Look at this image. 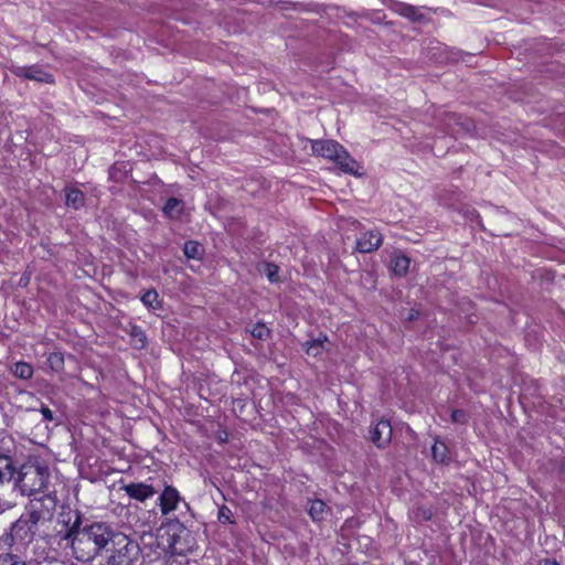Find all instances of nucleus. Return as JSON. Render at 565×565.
Returning a JSON list of instances; mask_svg holds the SVG:
<instances>
[{"label": "nucleus", "instance_id": "f257e3e1", "mask_svg": "<svg viewBox=\"0 0 565 565\" xmlns=\"http://www.w3.org/2000/svg\"><path fill=\"white\" fill-rule=\"evenodd\" d=\"M66 525L63 539L68 542L72 555L78 562L88 563L119 546L126 550V546L132 545V540L110 523L84 519L79 511H75L74 520L70 519Z\"/></svg>", "mask_w": 565, "mask_h": 565}, {"label": "nucleus", "instance_id": "f03ea898", "mask_svg": "<svg viewBox=\"0 0 565 565\" xmlns=\"http://www.w3.org/2000/svg\"><path fill=\"white\" fill-rule=\"evenodd\" d=\"M56 508V497L51 493L31 499L18 520L11 523L1 540L4 545L25 548L36 537L41 523L50 521Z\"/></svg>", "mask_w": 565, "mask_h": 565}, {"label": "nucleus", "instance_id": "7ed1b4c3", "mask_svg": "<svg viewBox=\"0 0 565 565\" xmlns=\"http://www.w3.org/2000/svg\"><path fill=\"white\" fill-rule=\"evenodd\" d=\"M15 487L23 495L32 497L47 488L50 470L44 463L25 462L18 471L15 470Z\"/></svg>", "mask_w": 565, "mask_h": 565}, {"label": "nucleus", "instance_id": "20e7f679", "mask_svg": "<svg viewBox=\"0 0 565 565\" xmlns=\"http://www.w3.org/2000/svg\"><path fill=\"white\" fill-rule=\"evenodd\" d=\"M311 150L315 156L333 161L344 173L358 175L359 164L345 148L334 140H310Z\"/></svg>", "mask_w": 565, "mask_h": 565}, {"label": "nucleus", "instance_id": "39448f33", "mask_svg": "<svg viewBox=\"0 0 565 565\" xmlns=\"http://www.w3.org/2000/svg\"><path fill=\"white\" fill-rule=\"evenodd\" d=\"M11 73L20 78L35 81L39 83L54 84L55 82L54 76L40 65H12Z\"/></svg>", "mask_w": 565, "mask_h": 565}, {"label": "nucleus", "instance_id": "423d86ee", "mask_svg": "<svg viewBox=\"0 0 565 565\" xmlns=\"http://www.w3.org/2000/svg\"><path fill=\"white\" fill-rule=\"evenodd\" d=\"M383 3L396 14L412 21L422 22L425 15L420 12L419 8L397 0H384Z\"/></svg>", "mask_w": 565, "mask_h": 565}, {"label": "nucleus", "instance_id": "0eeeda50", "mask_svg": "<svg viewBox=\"0 0 565 565\" xmlns=\"http://www.w3.org/2000/svg\"><path fill=\"white\" fill-rule=\"evenodd\" d=\"M121 489L130 499L138 502H145L157 493L154 487L146 482H130L124 484Z\"/></svg>", "mask_w": 565, "mask_h": 565}, {"label": "nucleus", "instance_id": "6e6552de", "mask_svg": "<svg viewBox=\"0 0 565 565\" xmlns=\"http://www.w3.org/2000/svg\"><path fill=\"white\" fill-rule=\"evenodd\" d=\"M392 426L388 420H379L371 430V440L377 448H385L392 439Z\"/></svg>", "mask_w": 565, "mask_h": 565}, {"label": "nucleus", "instance_id": "1a4fd4ad", "mask_svg": "<svg viewBox=\"0 0 565 565\" xmlns=\"http://www.w3.org/2000/svg\"><path fill=\"white\" fill-rule=\"evenodd\" d=\"M158 500L162 515H168L177 510L181 497L174 487L166 486Z\"/></svg>", "mask_w": 565, "mask_h": 565}, {"label": "nucleus", "instance_id": "9d476101", "mask_svg": "<svg viewBox=\"0 0 565 565\" xmlns=\"http://www.w3.org/2000/svg\"><path fill=\"white\" fill-rule=\"evenodd\" d=\"M383 243V236L382 234L376 231H367L363 233L358 239H356V247L355 249L360 253H372L376 250Z\"/></svg>", "mask_w": 565, "mask_h": 565}, {"label": "nucleus", "instance_id": "9b49d317", "mask_svg": "<svg viewBox=\"0 0 565 565\" xmlns=\"http://www.w3.org/2000/svg\"><path fill=\"white\" fill-rule=\"evenodd\" d=\"M135 547L132 545L126 546V550H121L120 546L113 551L106 559V565H134L132 558L129 556L130 551Z\"/></svg>", "mask_w": 565, "mask_h": 565}, {"label": "nucleus", "instance_id": "f8f14e48", "mask_svg": "<svg viewBox=\"0 0 565 565\" xmlns=\"http://www.w3.org/2000/svg\"><path fill=\"white\" fill-rule=\"evenodd\" d=\"M411 258L402 253H394L391 258V269L395 276L404 277L408 273Z\"/></svg>", "mask_w": 565, "mask_h": 565}, {"label": "nucleus", "instance_id": "ddd939ff", "mask_svg": "<svg viewBox=\"0 0 565 565\" xmlns=\"http://www.w3.org/2000/svg\"><path fill=\"white\" fill-rule=\"evenodd\" d=\"M65 204L67 207L79 210L85 205V194L77 188H65Z\"/></svg>", "mask_w": 565, "mask_h": 565}, {"label": "nucleus", "instance_id": "4468645a", "mask_svg": "<svg viewBox=\"0 0 565 565\" xmlns=\"http://www.w3.org/2000/svg\"><path fill=\"white\" fill-rule=\"evenodd\" d=\"M15 475L13 460L10 456L0 455V486L9 482Z\"/></svg>", "mask_w": 565, "mask_h": 565}, {"label": "nucleus", "instance_id": "2eb2a0df", "mask_svg": "<svg viewBox=\"0 0 565 565\" xmlns=\"http://www.w3.org/2000/svg\"><path fill=\"white\" fill-rule=\"evenodd\" d=\"M308 513L312 521L321 522L327 518L329 508L322 500H312L310 501Z\"/></svg>", "mask_w": 565, "mask_h": 565}, {"label": "nucleus", "instance_id": "dca6fc26", "mask_svg": "<svg viewBox=\"0 0 565 565\" xmlns=\"http://www.w3.org/2000/svg\"><path fill=\"white\" fill-rule=\"evenodd\" d=\"M183 201L177 198H169L163 206V213L170 218H178L183 212Z\"/></svg>", "mask_w": 565, "mask_h": 565}, {"label": "nucleus", "instance_id": "f3484780", "mask_svg": "<svg viewBox=\"0 0 565 565\" xmlns=\"http://www.w3.org/2000/svg\"><path fill=\"white\" fill-rule=\"evenodd\" d=\"M145 307L150 310L157 311L162 309V300L156 289L147 290L140 298Z\"/></svg>", "mask_w": 565, "mask_h": 565}, {"label": "nucleus", "instance_id": "a211bd4d", "mask_svg": "<svg viewBox=\"0 0 565 565\" xmlns=\"http://www.w3.org/2000/svg\"><path fill=\"white\" fill-rule=\"evenodd\" d=\"M431 455L435 461L440 463H449L450 456L448 447L443 441L436 440L431 447Z\"/></svg>", "mask_w": 565, "mask_h": 565}, {"label": "nucleus", "instance_id": "6ab92c4d", "mask_svg": "<svg viewBox=\"0 0 565 565\" xmlns=\"http://www.w3.org/2000/svg\"><path fill=\"white\" fill-rule=\"evenodd\" d=\"M327 337L313 339L303 343V349L308 355L318 356L323 351V343L327 341Z\"/></svg>", "mask_w": 565, "mask_h": 565}, {"label": "nucleus", "instance_id": "aec40b11", "mask_svg": "<svg viewBox=\"0 0 565 565\" xmlns=\"http://www.w3.org/2000/svg\"><path fill=\"white\" fill-rule=\"evenodd\" d=\"M11 371L15 377L21 380H30L33 376L32 365L23 361L17 362Z\"/></svg>", "mask_w": 565, "mask_h": 565}, {"label": "nucleus", "instance_id": "412c9836", "mask_svg": "<svg viewBox=\"0 0 565 565\" xmlns=\"http://www.w3.org/2000/svg\"><path fill=\"white\" fill-rule=\"evenodd\" d=\"M46 362L53 372H60L64 369V354L60 351L52 352L49 354Z\"/></svg>", "mask_w": 565, "mask_h": 565}, {"label": "nucleus", "instance_id": "4be33fe9", "mask_svg": "<svg viewBox=\"0 0 565 565\" xmlns=\"http://www.w3.org/2000/svg\"><path fill=\"white\" fill-rule=\"evenodd\" d=\"M184 255L186 258L199 259L202 255V247L194 241H188L183 247Z\"/></svg>", "mask_w": 565, "mask_h": 565}, {"label": "nucleus", "instance_id": "5701e85b", "mask_svg": "<svg viewBox=\"0 0 565 565\" xmlns=\"http://www.w3.org/2000/svg\"><path fill=\"white\" fill-rule=\"evenodd\" d=\"M130 335L134 339L135 344L138 348H140V349L145 348V345L147 343V337H146V333H145V331L142 330L141 327L132 326L131 327V331H130Z\"/></svg>", "mask_w": 565, "mask_h": 565}, {"label": "nucleus", "instance_id": "b1692460", "mask_svg": "<svg viewBox=\"0 0 565 565\" xmlns=\"http://www.w3.org/2000/svg\"><path fill=\"white\" fill-rule=\"evenodd\" d=\"M217 520L220 523L222 524H233L235 523L234 520H233V512L232 510L223 504L218 508V512H217Z\"/></svg>", "mask_w": 565, "mask_h": 565}, {"label": "nucleus", "instance_id": "393cba45", "mask_svg": "<svg viewBox=\"0 0 565 565\" xmlns=\"http://www.w3.org/2000/svg\"><path fill=\"white\" fill-rule=\"evenodd\" d=\"M0 565H25L20 556L12 553L0 554Z\"/></svg>", "mask_w": 565, "mask_h": 565}, {"label": "nucleus", "instance_id": "a878e982", "mask_svg": "<svg viewBox=\"0 0 565 565\" xmlns=\"http://www.w3.org/2000/svg\"><path fill=\"white\" fill-rule=\"evenodd\" d=\"M250 333L258 340H266L270 334V330L264 323L257 322Z\"/></svg>", "mask_w": 565, "mask_h": 565}, {"label": "nucleus", "instance_id": "bb28decb", "mask_svg": "<svg viewBox=\"0 0 565 565\" xmlns=\"http://www.w3.org/2000/svg\"><path fill=\"white\" fill-rule=\"evenodd\" d=\"M279 267L274 263H267L265 265V275L270 282L279 281Z\"/></svg>", "mask_w": 565, "mask_h": 565}, {"label": "nucleus", "instance_id": "cd10ccee", "mask_svg": "<svg viewBox=\"0 0 565 565\" xmlns=\"http://www.w3.org/2000/svg\"><path fill=\"white\" fill-rule=\"evenodd\" d=\"M452 423L465 425L468 422V415L463 409H454L451 412Z\"/></svg>", "mask_w": 565, "mask_h": 565}, {"label": "nucleus", "instance_id": "c85d7f7f", "mask_svg": "<svg viewBox=\"0 0 565 565\" xmlns=\"http://www.w3.org/2000/svg\"><path fill=\"white\" fill-rule=\"evenodd\" d=\"M415 518L417 520L429 521L433 518V511L429 508H418L415 511Z\"/></svg>", "mask_w": 565, "mask_h": 565}, {"label": "nucleus", "instance_id": "c756f323", "mask_svg": "<svg viewBox=\"0 0 565 565\" xmlns=\"http://www.w3.org/2000/svg\"><path fill=\"white\" fill-rule=\"evenodd\" d=\"M40 412L45 420L52 422L54 419L53 412L47 406H42Z\"/></svg>", "mask_w": 565, "mask_h": 565}, {"label": "nucleus", "instance_id": "7c9ffc66", "mask_svg": "<svg viewBox=\"0 0 565 565\" xmlns=\"http://www.w3.org/2000/svg\"><path fill=\"white\" fill-rule=\"evenodd\" d=\"M374 11L372 10H366V9H363L362 11L360 12H356L354 13L356 17L359 18H363V19H367V20H372V15H373Z\"/></svg>", "mask_w": 565, "mask_h": 565}, {"label": "nucleus", "instance_id": "2f4dec72", "mask_svg": "<svg viewBox=\"0 0 565 565\" xmlns=\"http://www.w3.org/2000/svg\"><path fill=\"white\" fill-rule=\"evenodd\" d=\"M419 317V312L416 309H411L407 316L408 321H414Z\"/></svg>", "mask_w": 565, "mask_h": 565}, {"label": "nucleus", "instance_id": "473e14b6", "mask_svg": "<svg viewBox=\"0 0 565 565\" xmlns=\"http://www.w3.org/2000/svg\"><path fill=\"white\" fill-rule=\"evenodd\" d=\"M382 20H383V17H381V11H374L371 21L374 23H381Z\"/></svg>", "mask_w": 565, "mask_h": 565}, {"label": "nucleus", "instance_id": "72a5a7b5", "mask_svg": "<svg viewBox=\"0 0 565 565\" xmlns=\"http://www.w3.org/2000/svg\"><path fill=\"white\" fill-rule=\"evenodd\" d=\"M537 565H559V564L556 561L544 559V561H541Z\"/></svg>", "mask_w": 565, "mask_h": 565}, {"label": "nucleus", "instance_id": "f704fd0d", "mask_svg": "<svg viewBox=\"0 0 565 565\" xmlns=\"http://www.w3.org/2000/svg\"><path fill=\"white\" fill-rule=\"evenodd\" d=\"M292 7L296 10H308L307 8H305V4L302 3H294Z\"/></svg>", "mask_w": 565, "mask_h": 565}, {"label": "nucleus", "instance_id": "c9c22d12", "mask_svg": "<svg viewBox=\"0 0 565 565\" xmlns=\"http://www.w3.org/2000/svg\"><path fill=\"white\" fill-rule=\"evenodd\" d=\"M1 512H2V511L0 510V513H1Z\"/></svg>", "mask_w": 565, "mask_h": 565}]
</instances>
